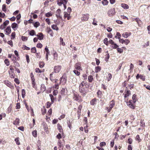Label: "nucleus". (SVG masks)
<instances>
[{"instance_id": "nucleus-26", "label": "nucleus", "mask_w": 150, "mask_h": 150, "mask_svg": "<svg viewBox=\"0 0 150 150\" xmlns=\"http://www.w3.org/2000/svg\"><path fill=\"white\" fill-rule=\"evenodd\" d=\"M54 59L56 60L58 59V54L56 52H55L53 54Z\"/></svg>"}, {"instance_id": "nucleus-13", "label": "nucleus", "mask_w": 150, "mask_h": 150, "mask_svg": "<svg viewBox=\"0 0 150 150\" xmlns=\"http://www.w3.org/2000/svg\"><path fill=\"white\" fill-rule=\"evenodd\" d=\"M81 64L79 63H76L75 64L74 67L77 70H80L81 69Z\"/></svg>"}, {"instance_id": "nucleus-31", "label": "nucleus", "mask_w": 150, "mask_h": 150, "mask_svg": "<svg viewBox=\"0 0 150 150\" xmlns=\"http://www.w3.org/2000/svg\"><path fill=\"white\" fill-rule=\"evenodd\" d=\"M108 1L107 0H103L102 1V3L104 5H106L108 4Z\"/></svg>"}, {"instance_id": "nucleus-36", "label": "nucleus", "mask_w": 150, "mask_h": 150, "mask_svg": "<svg viewBox=\"0 0 150 150\" xmlns=\"http://www.w3.org/2000/svg\"><path fill=\"white\" fill-rule=\"evenodd\" d=\"M40 25V23L38 22H36L34 24V26L35 28H37Z\"/></svg>"}, {"instance_id": "nucleus-40", "label": "nucleus", "mask_w": 150, "mask_h": 150, "mask_svg": "<svg viewBox=\"0 0 150 150\" xmlns=\"http://www.w3.org/2000/svg\"><path fill=\"white\" fill-rule=\"evenodd\" d=\"M88 80L89 82H91L93 80V76L91 75L89 76L88 77Z\"/></svg>"}, {"instance_id": "nucleus-33", "label": "nucleus", "mask_w": 150, "mask_h": 150, "mask_svg": "<svg viewBox=\"0 0 150 150\" xmlns=\"http://www.w3.org/2000/svg\"><path fill=\"white\" fill-rule=\"evenodd\" d=\"M136 95L135 94L133 95L132 97V99L133 100V103H135L136 102Z\"/></svg>"}, {"instance_id": "nucleus-37", "label": "nucleus", "mask_w": 150, "mask_h": 150, "mask_svg": "<svg viewBox=\"0 0 150 150\" xmlns=\"http://www.w3.org/2000/svg\"><path fill=\"white\" fill-rule=\"evenodd\" d=\"M130 91H127L126 92V93L124 97L126 98L129 96L130 94Z\"/></svg>"}, {"instance_id": "nucleus-28", "label": "nucleus", "mask_w": 150, "mask_h": 150, "mask_svg": "<svg viewBox=\"0 0 150 150\" xmlns=\"http://www.w3.org/2000/svg\"><path fill=\"white\" fill-rule=\"evenodd\" d=\"M50 96V97L51 100V103H53L54 101V97L53 95H52V94H50L49 95Z\"/></svg>"}, {"instance_id": "nucleus-14", "label": "nucleus", "mask_w": 150, "mask_h": 150, "mask_svg": "<svg viewBox=\"0 0 150 150\" xmlns=\"http://www.w3.org/2000/svg\"><path fill=\"white\" fill-rule=\"evenodd\" d=\"M97 100L96 98H95L92 99L90 102L91 104L92 105H94L96 104Z\"/></svg>"}, {"instance_id": "nucleus-7", "label": "nucleus", "mask_w": 150, "mask_h": 150, "mask_svg": "<svg viewBox=\"0 0 150 150\" xmlns=\"http://www.w3.org/2000/svg\"><path fill=\"white\" fill-rule=\"evenodd\" d=\"M62 81L63 83L65 84L66 83L67 77L66 76L64 75L60 78V83H61Z\"/></svg>"}, {"instance_id": "nucleus-43", "label": "nucleus", "mask_w": 150, "mask_h": 150, "mask_svg": "<svg viewBox=\"0 0 150 150\" xmlns=\"http://www.w3.org/2000/svg\"><path fill=\"white\" fill-rule=\"evenodd\" d=\"M52 14L51 12H49L45 14V16L47 17H49L50 16H51Z\"/></svg>"}, {"instance_id": "nucleus-63", "label": "nucleus", "mask_w": 150, "mask_h": 150, "mask_svg": "<svg viewBox=\"0 0 150 150\" xmlns=\"http://www.w3.org/2000/svg\"><path fill=\"white\" fill-rule=\"evenodd\" d=\"M108 77L107 78L108 80L109 81L112 78V74L110 73L108 74Z\"/></svg>"}, {"instance_id": "nucleus-53", "label": "nucleus", "mask_w": 150, "mask_h": 150, "mask_svg": "<svg viewBox=\"0 0 150 150\" xmlns=\"http://www.w3.org/2000/svg\"><path fill=\"white\" fill-rule=\"evenodd\" d=\"M9 21L8 20H7L4 22L3 24L6 26L9 24Z\"/></svg>"}, {"instance_id": "nucleus-57", "label": "nucleus", "mask_w": 150, "mask_h": 150, "mask_svg": "<svg viewBox=\"0 0 150 150\" xmlns=\"http://www.w3.org/2000/svg\"><path fill=\"white\" fill-rule=\"evenodd\" d=\"M11 108H12V107L11 106H10L8 107V108L7 111V112L8 113H9L11 112Z\"/></svg>"}, {"instance_id": "nucleus-64", "label": "nucleus", "mask_w": 150, "mask_h": 150, "mask_svg": "<svg viewBox=\"0 0 150 150\" xmlns=\"http://www.w3.org/2000/svg\"><path fill=\"white\" fill-rule=\"evenodd\" d=\"M42 114L44 115L45 114L46 112V109L45 108H44L43 109H42Z\"/></svg>"}, {"instance_id": "nucleus-48", "label": "nucleus", "mask_w": 150, "mask_h": 150, "mask_svg": "<svg viewBox=\"0 0 150 150\" xmlns=\"http://www.w3.org/2000/svg\"><path fill=\"white\" fill-rule=\"evenodd\" d=\"M4 62L7 66H8L9 65V62L7 59H6L5 60Z\"/></svg>"}, {"instance_id": "nucleus-19", "label": "nucleus", "mask_w": 150, "mask_h": 150, "mask_svg": "<svg viewBox=\"0 0 150 150\" xmlns=\"http://www.w3.org/2000/svg\"><path fill=\"white\" fill-rule=\"evenodd\" d=\"M29 34L31 36H33L34 35H36L35 34V32L34 30H32L30 31L29 30Z\"/></svg>"}, {"instance_id": "nucleus-21", "label": "nucleus", "mask_w": 150, "mask_h": 150, "mask_svg": "<svg viewBox=\"0 0 150 150\" xmlns=\"http://www.w3.org/2000/svg\"><path fill=\"white\" fill-rule=\"evenodd\" d=\"M57 4L59 6H62V4L63 5L64 4L62 0H57Z\"/></svg>"}, {"instance_id": "nucleus-12", "label": "nucleus", "mask_w": 150, "mask_h": 150, "mask_svg": "<svg viewBox=\"0 0 150 150\" xmlns=\"http://www.w3.org/2000/svg\"><path fill=\"white\" fill-rule=\"evenodd\" d=\"M57 144L59 146V147L62 148L61 150H62L64 147V145L62 144V142H61V140H59ZM59 150H61L60 149H59Z\"/></svg>"}, {"instance_id": "nucleus-8", "label": "nucleus", "mask_w": 150, "mask_h": 150, "mask_svg": "<svg viewBox=\"0 0 150 150\" xmlns=\"http://www.w3.org/2000/svg\"><path fill=\"white\" fill-rule=\"evenodd\" d=\"M140 78L142 80L144 81L145 80V77L141 74H138L136 76V78L137 79H138L139 78Z\"/></svg>"}, {"instance_id": "nucleus-61", "label": "nucleus", "mask_w": 150, "mask_h": 150, "mask_svg": "<svg viewBox=\"0 0 150 150\" xmlns=\"http://www.w3.org/2000/svg\"><path fill=\"white\" fill-rule=\"evenodd\" d=\"M58 92L57 90H55L53 91V94L54 96H56L58 93Z\"/></svg>"}, {"instance_id": "nucleus-15", "label": "nucleus", "mask_w": 150, "mask_h": 150, "mask_svg": "<svg viewBox=\"0 0 150 150\" xmlns=\"http://www.w3.org/2000/svg\"><path fill=\"white\" fill-rule=\"evenodd\" d=\"M131 35V33H128L127 32H125V33H123L122 34V35L125 38H127L128 37L130 36V35Z\"/></svg>"}, {"instance_id": "nucleus-55", "label": "nucleus", "mask_w": 150, "mask_h": 150, "mask_svg": "<svg viewBox=\"0 0 150 150\" xmlns=\"http://www.w3.org/2000/svg\"><path fill=\"white\" fill-rule=\"evenodd\" d=\"M16 34L15 32H13L11 35V39H14L15 38Z\"/></svg>"}, {"instance_id": "nucleus-49", "label": "nucleus", "mask_w": 150, "mask_h": 150, "mask_svg": "<svg viewBox=\"0 0 150 150\" xmlns=\"http://www.w3.org/2000/svg\"><path fill=\"white\" fill-rule=\"evenodd\" d=\"M15 141L16 142V144L18 145H19L20 143L19 141V138H16L15 139Z\"/></svg>"}, {"instance_id": "nucleus-22", "label": "nucleus", "mask_w": 150, "mask_h": 150, "mask_svg": "<svg viewBox=\"0 0 150 150\" xmlns=\"http://www.w3.org/2000/svg\"><path fill=\"white\" fill-rule=\"evenodd\" d=\"M121 6L122 8L125 9H128L129 8V7L127 5L125 4H121Z\"/></svg>"}, {"instance_id": "nucleus-44", "label": "nucleus", "mask_w": 150, "mask_h": 150, "mask_svg": "<svg viewBox=\"0 0 150 150\" xmlns=\"http://www.w3.org/2000/svg\"><path fill=\"white\" fill-rule=\"evenodd\" d=\"M136 140L137 141L139 142H140L142 140L140 139L139 136V135H137L136 138Z\"/></svg>"}, {"instance_id": "nucleus-16", "label": "nucleus", "mask_w": 150, "mask_h": 150, "mask_svg": "<svg viewBox=\"0 0 150 150\" xmlns=\"http://www.w3.org/2000/svg\"><path fill=\"white\" fill-rule=\"evenodd\" d=\"M5 31L6 33H8V34L11 33V30L10 27H8L6 29Z\"/></svg>"}, {"instance_id": "nucleus-58", "label": "nucleus", "mask_w": 150, "mask_h": 150, "mask_svg": "<svg viewBox=\"0 0 150 150\" xmlns=\"http://www.w3.org/2000/svg\"><path fill=\"white\" fill-rule=\"evenodd\" d=\"M124 41L125 42L124 43L126 45H128L130 42L129 40L127 39L125 40Z\"/></svg>"}, {"instance_id": "nucleus-3", "label": "nucleus", "mask_w": 150, "mask_h": 150, "mask_svg": "<svg viewBox=\"0 0 150 150\" xmlns=\"http://www.w3.org/2000/svg\"><path fill=\"white\" fill-rule=\"evenodd\" d=\"M115 105V102L113 100H112L110 102V106L109 107H107L106 108L107 109L106 110H107L108 112H110L111 111Z\"/></svg>"}, {"instance_id": "nucleus-38", "label": "nucleus", "mask_w": 150, "mask_h": 150, "mask_svg": "<svg viewBox=\"0 0 150 150\" xmlns=\"http://www.w3.org/2000/svg\"><path fill=\"white\" fill-rule=\"evenodd\" d=\"M30 76L32 79V81L34 83L35 79H34V76L32 73H30Z\"/></svg>"}, {"instance_id": "nucleus-50", "label": "nucleus", "mask_w": 150, "mask_h": 150, "mask_svg": "<svg viewBox=\"0 0 150 150\" xmlns=\"http://www.w3.org/2000/svg\"><path fill=\"white\" fill-rule=\"evenodd\" d=\"M117 51L118 52L120 53L122 52H123V50L122 49L118 47L117 48Z\"/></svg>"}, {"instance_id": "nucleus-23", "label": "nucleus", "mask_w": 150, "mask_h": 150, "mask_svg": "<svg viewBox=\"0 0 150 150\" xmlns=\"http://www.w3.org/2000/svg\"><path fill=\"white\" fill-rule=\"evenodd\" d=\"M51 27L54 30H59V28L56 25H52Z\"/></svg>"}, {"instance_id": "nucleus-60", "label": "nucleus", "mask_w": 150, "mask_h": 150, "mask_svg": "<svg viewBox=\"0 0 150 150\" xmlns=\"http://www.w3.org/2000/svg\"><path fill=\"white\" fill-rule=\"evenodd\" d=\"M16 19V17L14 16H13L12 17L9 18V19L11 21H15Z\"/></svg>"}, {"instance_id": "nucleus-62", "label": "nucleus", "mask_w": 150, "mask_h": 150, "mask_svg": "<svg viewBox=\"0 0 150 150\" xmlns=\"http://www.w3.org/2000/svg\"><path fill=\"white\" fill-rule=\"evenodd\" d=\"M121 36V34L119 32H117L115 35V38H118V37H120Z\"/></svg>"}, {"instance_id": "nucleus-20", "label": "nucleus", "mask_w": 150, "mask_h": 150, "mask_svg": "<svg viewBox=\"0 0 150 150\" xmlns=\"http://www.w3.org/2000/svg\"><path fill=\"white\" fill-rule=\"evenodd\" d=\"M57 127H58V129L59 131V132L60 133L62 132L63 131V130L62 129V126L59 124H57Z\"/></svg>"}, {"instance_id": "nucleus-47", "label": "nucleus", "mask_w": 150, "mask_h": 150, "mask_svg": "<svg viewBox=\"0 0 150 150\" xmlns=\"http://www.w3.org/2000/svg\"><path fill=\"white\" fill-rule=\"evenodd\" d=\"M118 39H119V41L122 44H123L124 43L125 41L124 39H121L120 37H118Z\"/></svg>"}, {"instance_id": "nucleus-54", "label": "nucleus", "mask_w": 150, "mask_h": 150, "mask_svg": "<svg viewBox=\"0 0 150 150\" xmlns=\"http://www.w3.org/2000/svg\"><path fill=\"white\" fill-rule=\"evenodd\" d=\"M54 72H52L50 74V80L52 81L54 80L53 78V75L54 74Z\"/></svg>"}, {"instance_id": "nucleus-11", "label": "nucleus", "mask_w": 150, "mask_h": 150, "mask_svg": "<svg viewBox=\"0 0 150 150\" xmlns=\"http://www.w3.org/2000/svg\"><path fill=\"white\" fill-rule=\"evenodd\" d=\"M18 27V24L15 23H13L11 25V27L14 30H17L16 28H17Z\"/></svg>"}, {"instance_id": "nucleus-32", "label": "nucleus", "mask_w": 150, "mask_h": 150, "mask_svg": "<svg viewBox=\"0 0 150 150\" xmlns=\"http://www.w3.org/2000/svg\"><path fill=\"white\" fill-rule=\"evenodd\" d=\"M31 52L33 53H36V49L35 47H32L31 49Z\"/></svg>"}, {"instance_id": "nucleus-41", "label": "nucleus", "mask_w": 150, "mask_h": 150, "mask_svg": "<svg viewBox=\"0 0 150 150\" xmlns=\"http://www.w3.org/2000/svg\"><path fill=\"white\" fill-rule=\"evenodd\" d=\"M109 58H110V55H109V54L108 53L106 55L105 60L106 62H108V59H109Z\"/></svg>"}, {"instance_id": "nucleus-51", "label": "nucleus", "mask_w": 150, "mask_h": 150, "mask_svg": "<svg viewBox=\"0 0 150 150\" xmlns=\"http://www.w3.org/2000/svg\"><path fill=\"white\" fill-rule=\"evenodd\" d=\"M108 39L105 38L104 40V43L107 45H108Z\"/></svg>"}, {"instance_id": "nucleus-45", "label": "nucleus", "mask_w": 150, "mask_h": 150, "mask_svg": "<svg viewBox=\"0 0 150 150\" xmlns=\"http://www.w3.org/2000/svg\"><path fill=\"white\" fill-rule=\"evenodd\" d=\"M127 105L129 106V107L132 109H134L135 108V107L132 104H129L128 103H127Z\"/></svg>"}, {"instance_id": "nucleus-5", "label": "nucleus", "mask_w": 150, "mask_h": 150, "mask_svg": "<svg viewBox=\"0 0 150 150\" xmlns=\"http://www.w3.org/2000/svg\"><path fill=\"white\" fill-rule=\"evenodd\" d=\"M62 67L60 65L55 66L54 68V71L55 73L59 72L61 70Z\"/></svg>"}, {"instance_id": "nucleus-46", "label": "nucleus", "mask_w": 150, "mask_h": 150, "mask_svg": "<svg viewBox=\"0 0 150 150\" xmlns=\"http://www.w3.org/2000/svg\"><path fill=\"white\" fill-rule=\"evenodd\" d=\"M88 126L87 125V124H86V126H85L84 127V131L86 133H87L88 132Z\"/></svg>"}, {"instance_id": "nucleus-27", "label": "nucleus", "mask_w": 150, "mask_h": 150, "mask_svg": "<svg viewBox=\"0 0 150 150\" xmlns=\"http://www.w3.org/2000/svg\"><path fill=\"white\" fill-rule=\"evenodd\" d=\"M39 67L40 68H42L44 67L45 65V63L43 62H39Z\"/></svg>"}, {"instance_id": "nucleus-56", "label": "nucleus", "mask_w": 150, "mask_h": 150, "mask_svg": "<svg viewBox=\"0 0 150 150\" xmlns=\"http://www.w3.org/2000/svg\"><path fill=\"white\" fill-rule=\"evenodd\" d=\"M7 43L8 44L10 45L11 47H13V42L11 40L8 41V42Z\"/></svg>"}, {"instance_id": "nucleus-39", "label": "nucleus", "mask_w": 150, "mask_h": 150, "mask_svg": "<svg viewBox=\"0 0 150 150\" xmlns=\"http://www.w3.org/2000/svg\"><path fill=\"white\" fill-rule=\"evenodd\" d=\"M74 73L76 75L79 76L80 75V72L78 71L77 70H74L73 71Z\"/></svg>"}, {"instance_id": "nucleus-34", "label": "nucleus", "mask_w": 150, "mask_h": 150, "mask_svg": "<svg viewBox=\"0 0 150 150\" xmlns=\"http://www.w3.org/2000/svg\"><path fill=\"white\" fill-rule=\"evenodd\" d=\"M112 45V46L111 47L112 49H117L118 47V46L115 43H114V44Z\"/></svg>"}, {"instance_id": "nucleus-24", "label": "nucleus", "mask_w": 150, "mask_h": 150, "mask_svg": "<svg viewBox=\"0 0 150 150\" xmlns=\"http://www.w3.org/2000/svg\"><path fill=\"white\" fill-rule=\"evenodd\" d=\"M101 67L100 66H97L96 67L95 69V71L96 73H97L100 71L101 70Z\"/></svg>"}, {"instance_id": "nucleus-17", "label": "nucleus", "mask_w": 150, "mask_h": 150, "mask_svg": "<svg viewBox=\"0 0 150 150\" xmlns=\"http://www.w3.org/2000/svg\"><path fill=\"white\" fill-rule=\"evenodd\" d=\"M64 18H67V19L68 20L70 19L71 18V16H70V14H68L67 13H66L65 12H64Z\"/></svg>"}, {"instance_id": "nucleus-35", "label": "nucleus", "mask_w": 150, "mask_h": 150, "mask_svg": "<svg viewBox=\"0 0 150 150\" xmlns=\"http://www.w3.org/2000/svg\"><path fill=\"white\" fill-rule=\"evenodd\" d=\"M67 124L68 125V127H69V128L71 129V125L70 122V120H67Z\"/></svg>"}, {"instance_id": "nucleus-1", "label": "nucleus", "mask_w": 150, "mask_h": 150, "mask_svg": "<svg viewBox=\"0 0 150 150\" xmlns=\"http://www.w3.org/2000/svg\"><path fill=\"white\" fill-rule=\"evenodd\" d=\"M89 86V85L84 81H82L80 84L79 91L83 96H85L86 93L88 91Z\"/></svg>"}, {"instance_id": "nucleus-59", "label": "nucleus", "mask_w": 150, "mask_h": 150, "mask_svg": "<svg viewBox=\"0 0 150 150\" xmlns=\"http://www.w3.org/2000/svg\"><path fill=\"white\" fill-rule=\"evenodd\" d=\"M42 45L40 43H38L36 45L37 47L38 48H41L42 47Z\"/></svg>"}, {"instance_id": "nucleus-2", "label": "nucleus", "mask_w": 150, "mask_h": 150, "mask_svg": "<svg viewBox=\"0 0 150 150\" xmlns=\"http://www.w3.org/2000/svg\"><path fill=\"white\" fill-rule=\"evenodd\" d=\"M73 98L75 100L78 102H81L82 101L81 96H80L79 94L76 92L74 93Z\"/></svg>"}, {"instance_id": "nucleus-4", "label": "nucleus", "mask_w": 150, "mask_h": 150, "mask_svg": "<svg viewBox=\"0 0 150 150\" xmlns=\"http://www.w3.org/2000/svg\"><path fill=\"white\" fill-rule=\"evenodd\" d=\"M115 13L114 8H112L110 9L108 12V15L110 16H112Z\"/></svg>"}, {"instance_id": "nucleus-6", "label": "nucleus", "mask_w": 150, "mask_h": 150, "mask_svg": "<svg viewBox=\"0 0 150 150\" xmlns=\"http://www.w3.org/2000/svg\"><path fill=\"white\" fill-rule=\"evenodd\" d=\"M89 18V14H83L82 17L81 18V19L82 21H87Z\"/></svg>"}, {"instance_id": "nucleus-29", "label": "nucleus", "mask_w": 150, "mask_h": 150, "mask_svg": "<svg viewBox=\"0 0 150 150\" xmlns=\"http://www.w3.org/2000/svg\"><path fill=\"white\" fill-rule=\"evenodd\" d=\"M33 135L35 137L37 136V131L36 130L33 131L32 132Z\"/></svg>"}, {"instance_id": "nucleus-42", "label": "nucleus", "mask_w": 150, "mask_h": 150, "mask_svg": "<svg viewBox=\"0 0 150 150\" xmlns=\"http://www.w3.org/2000/svg\"><path fill=\"white\" fill-rule=\"evenodd\" d=\"M21 39L23 41H26L28 40V37H27L22 36L21 37Z\"/></svg>"}, {"instance_id": "nucleus-10", "label": "nucleus", "mask_w": 150, "mask_h": 150, "mask_svg": "<svg viewBox=\"0 0 150 150\" xmlns=\"http://www.w3.org/2000/svg\"><path fill=\"white\" fill-rule=\"evenodd\" d=\"M38 38L40 40H42L43 38V35L41 33H39L37 35H36Z\"/></svg>"}, {"instance_id": "nucleus-18", "label": "nucleus", "mask_w": 150, "mask_h": 150, "mask_svg": "<svg viewBox=\"0 0 150 150\" xmlns=\"http://www.w3.org/2000/svg\"><path fill=\"white\" fill-rule=\"evenodd\" d=\"M41 89L43 92L45 91L46 89V87L43 84H41Z\"/></svg>"}, {"instance_id": "nucleus-52", "label": "nucleus", "mask_w": 150, "mask_h": 150, "mask_svg": "<svg viewBox=\"0 0 150 150\" xmlns=\"http://www.w3.org/2000/svg\"><path fill=\"white\" fill-rule=\"evenodd\" d=\"M19 123V119L18 118H16L15 121L14 122V124L17 125Z\"/></svg>"}, {"instance_id": "nucleus-25", "label": "nucleus", "mask_w": 150, "mask_h": 150, "mask_svg": "<svg viewBox=\"0 0 150 150\" xmlns=\"http://www.w3.org/2000/svg\"><path fill=\"white\" fill-rule=\"evenodd\" d=\"M5 83L7 86L10 87H11V82L8 81H5Z\"/></svg>"}, {"instance_id": "nucleus-30", "label": "nucleus", "mask_w": 150, "mask_h": 150, "mask_svg": "<svg viewBox=\"0 0 150 150\" xmlns=\"http://www.w3.org/2000/svg\"><path fill=\"white\" fill-rule=\"evenodd\" d=\"M25 92L24 89H23L22 90V97L23 98L25 97Z\"/></svg>"}, {"instance_id": "nucleus-9", "label": "nucleus", "mask_w": 150, "mask_h": 150, "mask_svg": "<svg viewBox=\"0 0 150 150\" xmlns=\"http://www.w3.org/2000/svg\"><path fill=\"white\" fill-rule=\"evenodd\" d=\"M61 10L60 9H58L56 12V16L57 18L59 17L61 18V17L60 16V13H61Z\"/></svg>"}]
</instances>
